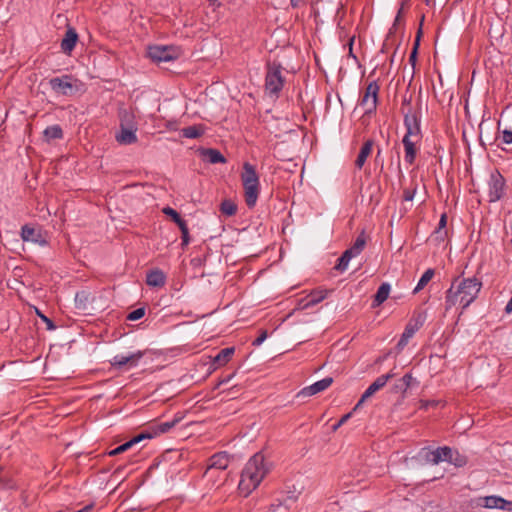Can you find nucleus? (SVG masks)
Listing matches in <instances>:
<instances>
[{"instance_id":"f257e3e1","label":"nucleus","mask_w":512,"mask_h":512,"mask_svg":"<svg viewBox=\"0 0 512 512\" xmlns=\"http://www.w3.org/2000/svg\"><path fill=\"white\" fill-rule=\"evenodd\" d=\"M482 288V282L475 276L462 278L457 276L453 279L450 288L445 295V308L459 304L462 309H466L475 299Z\"/></svg>"},{"instance_id":"f03ea898","label":"nucleus","mask_w":512,"mask_h":512,"mask_svg":"<svg viewBox=\"0 0 512 512\" xmlns=\"http://www.w3.org/2000/svg\"><path fill=\"white\" fill-rule=\"evenodd\" d=\"M269 471L270 465L265 462L264 455L261 452L254 454L242 470L239 491L244 496H248L259 486Z\"/></svg>"},{"instance_id":"7ed1b4c3","label":"nucleus","mask_w":512,"mask_h":512,"mask_svg":"<svg viewBox=\"0 0 512 512\" xmlns=\"http://www.w3.org/2000/svg\"><path fill=\"white\" fill-rule=\"evenodd\" d=\"M269 471L270 465L265 462L264 455L261 452L254 454L242 470L239 491L244 496H248L259 486Z\"/></svg>"},{"instance_id":"20e7f679","label":"nucleus","mask_w":512,"mask_h":512,"mask_svg":"<svg viewBox=\"0 0 512 512\" xmlns=\"http://www.w3.org/2000/svg\"><path fill=\"white\" fill-rule=\"evenodd\" d=\"M241 181L244 188V199L248 208L255 207L260 193L259 176L254 165L249 162L243 164Z\"/></svg>"},{"instance_id":"39448f33","label":"nucleus","mask_w":512,"mask_h":512,"mask_svg":"<svg viewBox=\"0 0 512 512\" xmlns=\"http://www.w3.org/2000/svg\"><path fill=\"white\" fill-rule=\"evenodd\" d=\"M282 70L280 62L269 61L266 64L265 89L270 95L278 97L284 87L285 78L282 75Z\"/></svg>"},{"instance_id":"423d86ee","label":"nucleus","mask_w":512,"mask_h":512,"mask_svg":"<svg viewBox=\"0 0 512 512\" xmlns=\"http://www.w3.org/2000/svg\"><path fill=\"white\" fill-rule=\"evenodd\" d=\"M403 116L406 128L404 136L414 137L416 141H420L423 136L421 130V105L419 104L417 108H409L407 111H403Z\"/></svg>"},{"instance_id":"0eeeda50","label":"nucleus","mask_w":512,"mask_h":512,"mask_svg":"<svg viewBox=\"0 0 512 512\" xmlns=\"http://www.w3.org/2000/svg\"><path fill=\"white\" fill-rule=\"evenodd\" d=\"M506 180L498 170L491 172L488 180L489 202H497L505 195Z\"/></svg>"},{"instance_id":"6e6552de","label":"nucleus","mask_w":512,"mask_h":512,"mask_svg":"<svg viewBox=\"0 0 512 512\" xmlns=\"http://www.w3.org/2000/svg\"><path fill=\"white\" fill-rule=\"evenodd\" d=\"M426 320L425 313H418L417 315H413V317L407 323L404 332L402 333L397 345L396 349L400 352L407 344L410 338L424 325Z\"/></svg>"},{"instance_id":"1a4fd4ad","label":"nucleus","mask_w":512,"mask_h":512,"mask_svg":"<svg viewBox=\"0 0 512 512\" xmlns=\"http://www.w3.org/2000/svg\"><path fill=\"white\" fill-rule=\"evenodd\" d=\"M77 80L72 75H63L61 77H54L49 80L51 89L60 95L71 96L77 91Z\"/></svg>"},{"instance_id":"9d476101","label":"nucleus","mask_w":512,"mask_h":512,"mask_svg":"<svg viewBox=\"0 0 512 512\" xmlns=\"http://www.w3.org/2000/svg\"><path fill=\"white\" fill-rule=\"evenodd\" d=\"M180 51L175 46L154 45L148 48L149 58L157 63L169 62L179 57Z\"/></svg>"},{"instance_id":"9b49d317","label":"nucleus","mask_w":512,"mask_h":512,"mask_svg":"<svg viewBox=\"0 0 512 512\" xmlns=\"http://www.w3.org/2000/svg\"><path fill=\"white\" fill-rule=\"evenodd\" d=\"M380 87L376 81H371L360 99L359 105L365 107V114H372L377 109L378 93Z\"/></svg>"},{"instance_id":"f8f14e48","label":"nucleus","mask_w":512,"mask_h":512,"mask_svg":"<svg viewBox=\"0 0 512 512\" xmlns=\"http://www.w3.org/2000/svg\"><path fill=\"white\" fill-rule=\"evenodd\" d=\"M395 373L393 371H390L389 373L385 375L379 376L362 394L361 398L353 408V411H356L362 404L371 397L374 393H376L378 390L383 388L389 380L395 377Z\"/></svg>"},{"instance_id":"ddd939ff","label":"nucleus","mask_w":512,"mask_h":512,"mask_svg":"<svg viewBox=\"0 0 512 512\" xmlns=\"http://www.w3.org/2000/svg\"><path fill=\"white\" fill-rule=\"evenodd\" d=\"M182 420V416L175 415L174 419L159 424H153L148 426L145 430L140 432L141 434H148L146 439H152L160 434L167 433L173 427H175Z\"/></svg>"},{"instance_id":"4468645a","label":"nucleus","mask_w":512,"mask_h":512,"mask_svg":"<svg viewBox=\"0 0 512 512\" xmlns=\"http://www.w3.org/2000/svg\"><path fill=\"white\" fill-rule=\"evenodd\" d=\"M143 355L144 353L141 351L131 353L129 355H115L110 360V363L113 367L117 369H122L124 367L131 368L138 365V362L143 357Z\"/></svg>"},{"instance_id":"2eb2a0df","label":"nucleus","mask_w":512,"mask_h":512,"mask_svg":"<svg viewBox=\"0 0 512 512\" xmlns=\"http://www.w3.org/2000/svg\"><path fill=\"white\" fill-rule=\"evenodd\" d=\"M21 238L24 242H32L45 246L47 244L46 239L43 236L40 228H35L29 224H25L21 228Z\"/></svg>"},{"instance_id":"dca6fc26","label":"nucleus","mask_w":512,"mask_h":512,"mask_svg":"<svg viewBox=\"0 0 512 512\" xmlns=\"http://www.w3.org/2000/svg\"><path fill=\"white\" fill-rule=\"evenodd\" d=\"M333 383V378L332 377H325L315 383H313L312 385L310 386H307V387H304L303 389H301L296 397H310V396H313L319 392H322L324 390H326L327 388H329L331 386V384Z\"/></svg>"},{"instance_id":"f3484780","label":"nucleus","mask_w":512,"mask_h":512,"mask_svg":"<svg viewBox=\"0 0 512 512\" xmlns=\"http://www.w3.org/2000/svg\"><path fill=\"white\" fill-rule=\"evenodd\" d=\"M419 141H416L414 137H408L404 136L402 139V143L404 146V160L407 164L412 165L414 164L418 152L417 143Z\"/></svg>"},{"instance_id":"a211bd4d","label":"nucleus","mask_w":512,"mask_h":512,"mask_svg":"<svg viewBox=\"0 0 512 512\" xmlns=\"http://www.w3.org/2000/svg\"><path fill=\"white\" fill-rule=\"evenodd\" d=\"M230 462V457L227 452H218L212 455L209 459V465L206 473L211 470H225Z\"/></svg>"},{"instance_id":"6ab92c4d","label":"nucleus","mask_w":512,"mask_h":512,"mask_svg":"<svg viewBox=\"0 0 512 512\" xmlns=\"http://www.w3.org/2000/svg\"><path fill=\"white\" fill-rule=\"evenodd\" d=\"M483 506L485 508H498L503 510H512V501H507L499 496H487L483 498Z\"/></svg>"},{"instance_id":"aec40b11","label":"nucleus","mask_w":512,"mask_h":512,"mask_svg":"<svg viewBox=\"0 0 512 512\" xmlns=\"http://www.w3.org/2000/svg\"><path fill=\"white\" fill-rule=\"evenodd\" d=\"M78 41V34L73 27H68L61 41V49L64 53L70 54Z\"/></svg>"},{"instance_id":"412c9836","label":"nucleus","mask_w":512,"mask_h":512,"mask_svg":"<svg viewBox=\"0 0 512 512\" xmlns=\"http://www.w3.org/2000/svg\"><path fill=\"white\" fill-rule=\"evenodd\" d=\"M374 146V140L368 139L366 140L360 148L358 156L354 162V165L357 169H362L367 158L371 155L372 149Z\"/></svg>"},{"instance_id":"4be33fe9","label":"nucleus","mask_w":512,"mask_h":512,"mask_svg":"<svg viewBox=\"0 0 512 512\" xmlns=\"http://www.w3.org/2000/svg\"><path fill=\"white\" fill-rule=\"evenodd\" d=\"M146 437H148V434H141V433H139L138 435H136L133 438H131L129 441H127V442L119 445L115 449L109 451L108 455L109 456H116V455H119L121 453H124L127 450H129L131 447H133L134 445L140 443L142 440H145Z\"/></svg>"},{"instance_id":"5701e85b","label":"nucleus","mask_w":512,"mask_h":512,"mask_svg":"<svg viewBox=\"0 0 512 512\" xmlns=\"http://www.w3.org/2000/svg\"><path fill=\"white\" fill-rule=\"evenodd\" d=\"M166 276L159 270H150L146 275V284L151 287H162L165 285Z\"/></svg>"},{"instance_id":"b1692460","label":"nucleus","mask_w":512,"mask_h":512,"mask_svg":"<svg viewBox=\"0 0 512 512\" xmlns=\"http://www.w3.org/2000/svg\"><path fill=\"white\" fill-rule=\"evenodd\" d=\"M390 290H391V286L389 283H387V282L382 283L378 287L377 292L373 297L372 307L376 308V307L380 306L382 303H384L389 296Z\"/></svg>"},{"instance_id":"393cba45","label":"nucleus","mask_w":512,"mask_h":512,"mask_svg":"<svg viewBox=\"0 0 512 512\" xmlns=\"http://www.w3.org/2000/svg\"><path fill=\"white\" fill-rule=\"evenodd\" d=\"M423 21H424V16H422V18H421L420 27L417 30V33H416V36H415V40H414V43H413V47H412V50H411L410 55H409V62L412 65L413 68L416 65L417 56H418V49H419V46H420L421 37L423 35V31H422V23H423Z\"/></svg>"},{"instance_id":"a878e982","label":"nucleus","mask_w":512,"mask_h":512,"mask_svg":"<svg viewBox=\"0 0 512 512\" xmlns=\"http://www.w3.org/2000/svg\"><path fill=\"white\" fill-rule=\"evenodd\" d=\"M235 352L234 347H226L221 349L217 355L213 358V363L217 366H223L228 363Z\"/></svg>"},{"instance_id":"bb28decb","label":"nucleus","mask_w":512,"mask_h":512,"mask_svg":"<svg viewBox=\"0 0 512 512\" xmlns=\"http://www.w3.org/2000/svg\"><path fill=\"white\" fill-rule=\"evenodd\" d=\"M205 132V128L202 124L191 125L181 129V135L184 138L197 139L201 137Z\"/></svg>"},{"instance_id":"cd10ccee","label":"nucleus","mask_w":512,"mask_h":512,"mask_svg":"<svg viewBox=\"0 0 512 512\" xmlns=\"http://www.w3.org/2000/svg\"><path fill=\"white\" fill-rule=\"evenodd\" d=\"M329 291L328 290H313L306 298L307 302L304 305L305 308L315 306L320 303L324 299L327 298Z\"/></svg>"},{"instance_id":"c85d7f7f","label":"nucleus","mask_w":512,"mask_h":512,"mask_svg":"<svg viewBox=\"0 0 512 512\" xmlns=\"http://www.w3.org/2000/svg\"><path fill=\"white\" fill-rule=\"evenodd\" d=\"M116 139L121 144H133L137 141L135 130L124 128L122 126L121 132L116 136Z\"/></svg>"},{"instance_id":"c756f323","label":"nucleus","mask_w":512,"mask_h":512,"mask_svg":"<svg viewBox=\"0 0 512 512\" xmlns=\"http://www.w3.org/2000/svg\"><path fill=\"white\" fill-rule=\"evenodd\" d=\"M203 155L205 156L206 160L211 164L226 163L227 161L224 155L217 149H205L203 151Z\"/></svg>"},{"instance_id":"7c9ffc66","label":"nucleus","mask_w":512,"mask_h":512,"mask_svg":"<svg viewBox=\"0 0 512 512\" xmlns=\"http://www.w3.org/2000/svg\"><path fill=\"white\" fill-rule=\"evenodd\" d=\"M43 135H44V139L47 142H49L51 140H55V139H62L63 138V130H62L61 126L58 124L52 125V126H48L44 130Z\"/></svg>"},{"instance_id":"2f4dec72","label":"nucleus","mask_w":512,"mask_h":512,"mask_svg":"<svg viewBox=\"0 0 512 512\" xmlns=\"http://www.w3.org/2000/svg\"><path fill=\"white\" fill-rule=\"evenodd\" d=\"M353 257H355V255L351 252V250L346 249L338 258L337 264L335 265L334 269H336L339 272L345 271L348 267L350 260Z\"/></svg>"},{"instance_id":"473e14b6","label":"nucleus","mask_w":512,"mask_h":512,"mask_svg":"<svg viewBox=\"0 0 512 512\" xmlns=\"http://www.w3.org/2000/svg\"><path fill=\"white\" fill-rule=\"evenodd\" d=\"M295 502L293 497L288 496L284 501L272 503L267 512H287L290 509V503Z\"/></svg>"},{"instance_id":"72a5a7b5","label":"nucleus","mask_w":512,"mask_h":512,"mask_svg":"<svg viewBox=\"0 0 512 512\" xmlns=\"http://www.w3.org/2000/svg\"><path fill=\"white\" fill-rule=\"evenodd\" d=\"M365 245H366V234H365V231H361V233L357 236V238L355 239L353 245L348 248L349 250H351V252L357 256L359 255L363 249L365 248Z\"/></svg>"},{"instance_id":"f704fd0d","label":"nucleus","mask_w":512,"mask_h":512,"mask_svg":"<svg viewBox=\"0 0 512 512\" xmlns=\"http://www.w3.org/2000/svg\"><path fill=\"white\" fill-rule=\"evenodd\" d=\"M435 274V270L432 268L427 269L423 275L421 276L420 280L418 281V284L413 290V294H417L419 291H421L433 278Z\"/></svg>"},{"instance_id":"c9c22d12","label":"nucleus","mask_w":512,"mask_h":512,"mask_svg":"<svg viewBox=\"0 0 512 512\" xmlns=\"http://www.w3.org/2000/svg\"><path fill=\"white\" fill-rule=\"evenodd\" d=\"M16 484L10 474L4 469L0 468V490L13 489Z\"/></svg>"},{"instance_id":"e433bc0d","label":"nucleus","mask_w":512,"mask_h":512,"mask_svg":"<svg viewBox=\"0 0 512 512\" xmlns=\"http://www.w3.org/2000/svg\"><path fill=\"white\" fill-rule=\"evenodd\" d=\"M162 212L169 216L171 218V220L177 224V226L180 228L182 226H184L185 224H187V222L181 217V215L173 208L167 206V207H164Z\"/></svg>"},{"instance_id":"4c0bfd02","label":"nucleus","mask_w":512,"mask_h":512,"mask_svg":"<svg viewBox=\"0 0 512 512\" xmlns=\"http://www.w3.org/2000/svg\"><path fill=\"white\" fill-rule=\"evenodd\" d=\"M220 211L225 216H233L237 213V205L230 199H225L220 204Z\"/></svg>"},{"instance_id":"58836bf2","label":"nucleus","mask_w":512,"mask_h":512,"mask_svg":"<svg viewBox=\"0 0 512 512\" xmlns=\"http://www.w3.org/2000/svg\"><path fill=\"white\" fill-rule=\"evenodd\" d=\"M90 293L87 291H79L75 295V302L78 308L86 309L87 303L90 301Z\"/></svg>"},{"instance_id":"ea45409f","label":"nucleus","mask_w":512,"mask_h":512,"mask_svg":"<svg viewBox=\"0 0 512 512\" xmlns=\"http://www.w3.org/2000/svg\"><path fill=\"white\" fill-rule=\"evenodd\" d=\"M468 463V458L461 454L458 450L453 449L452 458L450 464L456 467H463Z\"/></svg>"},{"instance_id":"a19ab883","label":"nucleus","mask_w":512,"mask_h":512,"mask_svg":"<svg viewBox=\"0 0 512 512\" xmlns=\"http://www.w3.org/2000/svg\"><path fill=\"white\" fill-rule=\"evenodd\" d=\"M393 36H394V31L392 29H389V32L382 44V47L380 50L381 53H387L389 51V49L394 45V41L392 39Z\"/></svg>"},{"instance_id":"79ce46f5","label":"nucleus","mask_w":512,"mask_h":512,"mask_svg":"<svg viewBox=\"0 0 512 512\" xmlns=\"http://www.w3.org/2000/svg\"><path fill=\"white\" fill-rule=\"evenodd\" d=\"M145 315V307H139L133 311H131L127 316L126 319L129 321H137L144 317Z\"/></svg>"},{"instance_id":"37998d69","label":"nucleus","mask_w":512,"mask_h":512,"mask_svg":"<svg viewBox=\"0 0 512 512\" xmlns=\"http://www.w3.org/2000/svg\"><path fill=\"white\" fill-rule=\"evenodd\" d=\"M419 457L421 459H423L425 462L427 463H431L432 464V455H433V450L430 449L429 447H424L422 448L420 451H419Z\"/></svg>"},{"instance_id":"c03bdc74","label":"nucleus","mask_w":512,"mask_h":512,"mask_svg":"<svg viewBox=\"0 0 512 512\" xmlns=\"http://www.w3.org/2000/svg\"><path fill=\"white\" fill-rule=\"evenodd\" d=\"M391 391L393 393H396V394H401L402 396L406 393L407 389L404 385V383L402 382L401 378L396 380V382L393 384V386L391 387Z\"/></svg>"},{"instance_id":"a18cd8bd","label":"nucleus","mask_w":512,"mask_h":512,"mask_svg":"<svg viewBox=\"0 0 512 512\" xmlns=\"http://www.w3.org/2000/svg\"><path fill=\"white\" fill-rule=\"evenodd\" d=\"M401 380L407 390L414 385H418V382L415 380L411 373H406L403 377H401Z\"/></svg>"},{"instance_id":"49530a36","label":"nucleus","mask_w":512,"mask_h":512,"mask_svg":"<svg viewBox=\"0 0 512 512\" xmlns=\"http://www.w3.org/2000/svg\"><path fill=\"white\" fill-rule=\"evenodd\" d=\"M181 231V245L187 246L190 243L189 229L187 224L179 228Z\"/></svg>"},{"instance_id":"de8ad7c7","label":"nucleus","mask_w":512,"mask_h":512,"mask_svg":"<svg viewBox=\"0 0 512 512\" xmlns=\"http://www.w3.org/2000/svg\"><path fill=\"white\" fill-rule=\"evenodd\" d=\"M440 451H441L442 461H446V462L450 463L452 454H453V449L448 446H443V447H440Z\"/></svg>"},{"instance_id":"09e8293b","label":"nucleus","mask_w":512,"mask_h":512,"mask_svg":"<svg viewBox=\"0 0 512 512\" xmlns=\"http://www.w3.org/2000/svg\"><path fill=\"white\" fill-rule=\"evenodd\" d=\"M416 190H417L416 184L414 185L413 188H405L403 190V195H402L403 200L404 201H412L415 196Z\"/></svg>"},{"instance_id":"8fccbe9b","label":"nucleus","mask_w":512,"mask_h":512,"mask_svg":"<svg viewBox=\"0 0 512 512\" xmlns=\"http://www.w3.org/2000/svg\"><path fill=\"white\" fill-rule=\"evenodd\" d=\"M37 315L41 318V320L46 324V328L47 330H55L56 329V325L55 323L53 322V320H51L50 318H48L46 315H44L43 313H41L40 311L37 310Z\"/></svg>"},{"instance_id":"3c124183","label":"nucleus","mask_w":512,"mask_h":512,"mask_svg":"<svg viewBox=\"0 0 512 512\" xmlns=\"http://www.w3.org/2000/svg\"><path fill=\"white\" fill-rule=\"evenodd\" d=\"M268 333L266 330H261L259 336L252 341L253 346H260L267 338Z\"/></svg>"},{"instance_id":"603ef678","label":"nucleus","mask_w":512,"mask_h":512,"mask_svg":"<svg viewBox=\"0 0 512 512\" xmlns=\"http://www.w3.org/2000/svg\"><path fill=\"white\" fill-rule=\"evenodd\" d=\"M352 413H353V411L343 415L339 419V421L336 424L333 425V427H332L333 431H336L339 427H341L344 423H346L348 421V419L351 418Z\"/></svg>"},{"instance_id":"864d4df0","label":"nucleus","mask_w":512,"mask_h":512,"mask_svg":"<svg viewBox=\"0 0 512 512\" xmlns=\"http://www.w3.org/2000/svg\"><path fill=\"white\" fill-rule=\"evenodd\" d=\"M501 140L504 144H512V130H503Z\"/></svg>"},{"instance_id":"5fc2aeb1","label":"nucleus","mask_w":512,"mask_h":512,"mask_svg":"<svg viewBox=\"0 0 512 512\" xmlns=\"http://www.w3.org/2000/svg\"><path fill=\"white\" fill-rule=\"evenodd\" d=\"M446 225H447V215H446V213H443L440 217L438 227L435 230V232L440 233L443 229L446 228Z\"/></svg>"},{"instance_id":"6e6d98bb","label":"nucleus","mask_w":512,"mask_h":512,"mask_svg":"<svg viewBox=\"0 0 512 512\" xmlns=\"http://www.w3.org/2000/svg\"><path fill=\"white\" fill-rule=\"evenodd\" d=\"M432 458H433L432 459V464L433 465H437L440 462H442L440 447H438V448L433 450Z\"/></svg>"},{"instance_id":"4d7b16f0","label":"nucleus","mask_w":512,"mask_h":512,"mask_svg":"<svg viewBox=\"0 0 512 512\" xmlns=\"http://www.w3.org/2000/svg\"><path fill=\"white\" fill-rule=\"evenodd\" d=\"M403 11L404 9L402 8H399L398 12H397V15L395 17V20H394V23L392 25V27L390 29H392L394 32L396 30V26L400 23V21L402 20V15H403Z\"/></svg>"},{"instance_id":"13d9d810","label":"nucleus","mask_w":512,"mask_h":512,"mask_svg":"<svg viewBox=\"0 0 512 512\" xmlns=\"http://www.w3.org/2000/svg\"><path fill=\"white\" fill-rule=\"evenodd\" d=\"M233 376H234V373L223 376L222 378H220L216 387H220L222 384L228 383L232 379Z\"/></svg>"},{"instance_id":"bf43d9fd","label":"nucleus","mask_w":512,"mask_h":512,"mask_svg":"<svg viewBox=\"0 0 512 512\" xmlns=\"http://www.w3.org/2000/svg\"><path fill=\"white\" fill-rule=\"evenodd\" d=\"M408 107L409 108H412L411 107V97L407 98V97H404L403 100H402V107H401V111H406L405 110V107Z\"/></svg>"},{"instance_id":"052dcab7","label":"nucleus","mask_w":512,"mask_h":512,"mask_svg":"<svg viewBox=\"0 0 512 512\" xmlns=\"http://www.w3.org/2000/svg\"><path fill=\"white\" fill-rule=\"evenodd\" d=\"M94 506H95L94 503H89V504L85 505L83 508L73 511V512H90L93 510Z\"/></svg>"},{"instance_id":"680f3d73","label":"nucleus","mask_w":512,"mask_h":512,"mask_svg":"<svg viewBox=\"0 0 512 512\" xmlns=\"http://www.w3.org/2000/svg\"><path fill=\"white\" fill-rule=\"evenodd\" d=\"M354 39L355 37L352 36L349 41H348V46H349V56L353 57L354 59H356V56L353 54V44H354Z\"/></svg>"},{"instance_id":"e2e57ef3","label":"nucleus","mask_w":512,"mask_h":512,"mask_svg":"<svg viewBox=\"0 0 512 512\" xmlns=\"http://www.w3.org/2000/svg\"><path fill=\"white\" fill-rule=\"evenodd\" d=\"M290 4L293 8H299L305 4V0H290Z\"/></svg>"},{"instance_id":"0e129e2a","label":"nucleus","mask_w":512,"mask_h":512,"mask_svg":"<svg viewBox=\"0 0 512 512\" xmlns=\"http://www.w3.org/2000/svg\"><path fill=\"white\" fill-rule=\"evenodd\" d=\"M389 354H390V353H387V354H386V355H384V356H380V357H378V358L376 359V361H375V362H376V363H381V362H383V361H384V360L389 356Z\"/></svg>"},{"instance_id":"69168bd1","label":"nucleus","mask_w":512,"mask_h":512,"mask_svg":"<svg viewBox=\"0 0 512 512\" xmlns=\"http://www.w3.org/2000/svg\"><path fill=\"white\" fill-rule=\"evenodd\" d=\"M237 389V392L239 391L238 385H234L229 391L228 395H234V390Z\"/></svg>"},{"instance_id":"338daca9","label":"nucleus","mask_w":512,"mask_h":512,"mask_svg":"<svg viewBox=\"0 0 512 512\" xmlns=\"http://www.w3.org/2000/svg\"><path fill=\"white\" fill-rule=\"evenodd\" d=\"M410 0H402L400 8L404 9L405 6H409Z\"/></svg>"},{"instance_id":"774afa93","label":"nucleus","mask_w":512,"mask_h":512,"mask_svg":"<svg viewBox=\"0 0 512 512\" xmlns=\"http://www.w3.org/2000/svg\"><path fill=\"white\" fill-rule=\"evenodd\" d=\"M380 153H381V149H378L377 157L376 158H378L380 156Z\"/></svg>"}]
</instances>
